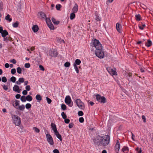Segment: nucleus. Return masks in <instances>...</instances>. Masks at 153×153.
Listing matches in <instances>:
<instances>
[{
    "label": "nucleus",
    "mask_w": 153,
    "mask_h": 153,
    "mask_svg": "<svg viewBox=\"0 0 153 153\" xmlns=\"http://www.w3.org/2000/svg\"><path fill=\"white\" fill-rule=\"evenodd\" d=\"M78 114L79 116H81L83 115V113L82 111H78Z\"/></svg>",
    "instance_id": "47"
},
{
    "label": "nucleus",
    "mask_w": 153,
    "mask_h": 153,
    "mask_svg": "<svg viewBox=\"0 0 153 153\" xmlns=\"http://www.w3.org/2000/svg\"><path fill=\"white\" fill-rule=\"evenodd\" d=\"M51 126L52 129L53 130L54 132L57 131L56 128V125L55 124L53 123H51Z\"/></svg>",
    "instance_id": "19"
},
{
    "label": "nucleus",
    "mask_w": 153,
    "mask_h": 153,
    "mask_svg": "<svg viewBox=\"0 0 153 153\" xmlns=\"http://www.w3.org/2000/svg\"><path fill=\"white\" fill-rule=\"evenodd\" d=\"M95 16L96 17L95 18V19L97 21H100L101 19V18L98 15L96 14L95 15Z\"/></svg>",
    "instance_id": "36"
},
{
    "label": "nucleus",
    "mask_w": 153,
    "mask_h": 153,
    "mask_svg": "<svg viewBox=\"0 0 153 153\" xmlns=\"http://www.w3.org/2000/svg\"><path fill=\"white\" fill-rule=\"evenodd\" d=\"M74 65V68L75 69L76 72L77 73H78L79 72V71L78 70L77 66L75 64V65Z\"/></svg>",
    "instance_id": "41"
},
{
    "label": "nucleus",
    "mask_w": 153,
    "mask_h": 153,
    "mask_svg": "<svg viewBox=\"0 0 153 153\" xmlns=\"http://www.w3.org/2000/svg\"><path fill=\"white\" fill-rule=\"evenodd\" d=\"M14 107L16 109L18 108V106L19 105V101L16 100L15 101L14 105H13Z\"/></svg>",
    "instance_id": "18"
},
{
    "label": "nucleus",
    "mask_w": 153,
    "mask_h": 153,
    "mask_svg": "<svg viewBox=\"0 0 153 153\" xmlns=\"http://www.w3.org/2000/svg\"><path fill=\"white\" fill-rule=\"evenodd\" d=\"M3 88L5 90L7 91L8 89L7 86L5 85H4L3 86Z\"/></svg>",
    "instance_id": "61"
},
{
    "label": "nucleus",
    "mask_w": 153,
    "mask_h": 153,
    "mask_svg": "<svg viewBox=\"0 0 153 153\" xmlns=\"http://www.w3.org/2000/svg\"><path fill=\"white\" fill-rule=\"evenodd\" d=\"M39 16L41 17L42 18L44 19H46V16L45 14L42 12H40L38 13Z\"/></svg>",
    "instance_id": "15"
},
{
    "label": "nucleus",
    "mask_w": 153,
    "mask_h": 153,
    "mask_svg": "<svg viewBox=\"0 0 153 153\" xmlns=\"http://www.w3.org/2000/svg\"><path fill=\"white\" fill-rule=\"evenodd\" d=\"M81 63V61L79 59H77L76 60L74 63V64L73 65H75V64L76 65H79Z\"/></svg>",
    "instance_id": "24"
},
{
    "label": "nucleus",
    "mask_w": 153,
    "mask_h": 153,
    "mask_svg": "<svg viewBox=\"0 0 153 153\" xmlns=\"http://www.w3.org/2000/svg\"><path fill=\"white\" fill-rule=\"evenodd\" d=\"M49 55L51 56L56 57L57 55V51L55 49H51L49 52Z\"/></svg>",
    "instance_id": "8"
},
{
    "label": "nucleus",
    "mask_w": 153,
    "mask_h": 153,
    "mask_svg": "<svg viewBox=\"0 0 153 153\" xmlns=\"http://www.w3.org/2000/svg\"><path fill=\"white\" fill-rule=\"evenodd\" d=\"M2 81L4 82H5L7 81V79L5 76H3L2 78Z\"/></svg>",
    "instance_id": "49"
},
{
    "label": "nucleus",
    "mask_w": 153,
    "mask_h": 153,
    "mask_svg": "<svg viewBox=\"0 0 153 153\" xmlns=\"http://www.w3.org/2000/svg\"><path fill=\"white\" fill-rule=\"evenodd\" d=\"M13 90L14 91L18 93H20L21 91V89L19 88V86L16 85H14L13 87Z\"/></svg>",
    "instance_id": "10"
},
{
    "label": "nucleus",
    "mask_w": 153,
    "mask_h": 153,
    "mask_svg": "<svg viewBox=\"0 0 153 153\" xmlns=\"http://www.w3.org/2000/svg\"><path fill=\"white\" fill-rule=\"evenodd\" d=\"M116 28L117 31L120 33H121V28H122V26L119 23H117L116 25Z\"/></svg>",
    "instance_id": "13"
},
{
    "label": "nucleus",
    "mask_w": 153,
    "mask_h": 153,
    "mask_svg": "<svg viewBox=\"0 0 153 153\" xmlns=\"http://www.w3.org/2000/svg\"><path fill=\"white\" fill-rule=\"evenodd\" d=\"M39 69L40 70H42V71H44L45 69L43 67L42 65H39Z\"/></svg>",
    "instance_id": "57"
},
{
    "label": "nucleus",
    "mask_w": 153,
    "mask_h": 153,
    "mask_svg": "<svg viewBox=\"0 0 153 153\" xmlns=\"http://www.w3.org/2000/svg\"><path fill=\"white\" fill-rule=\"evenodd\" d=\"M16 72V70L15 68H13L11 70V73L12 74H14Z\"/></svg>",
    "instance_id": "55"
},
{
    "label": "nucleus",
    "mask_w": 153,
    "mask_h": 153,
    "mask_svg": "<svg viewBox=\"0 0 153 153\" xmlns=\"http://www.w3.org/2000/svg\"><path fill=\"white\" fill-rule=\"evenodd\" d=\"M47 102L48 104H50L51 102V100L48 97H46Z\"/></svg>",
    "instance_id": "46"
},
{
    "label": "nucleus",
    "mask_w": 153,
    "mask_h": 153,
    "mask_svg": "<svg viewBox=\"0 0 153 153\" xmlns=\"http://www.w3.org/2000/svg\"><path fill=\"white\" fill-rule=\"evenodd\" d=\"M123 151V152H128V148L127 147H124L122 149Z\"/></svg>",
    "instance_id": "37"
},
{
    "label": "nucleus",
    "mask_w": 153,
    "mask_h": 153,
    "mask_svg": "<svg viewBox=\"0 0 153 153\" xmlns=\"http://www.w3.org/2000/svg\"><path fill=\"white\" fill-rule=\"evenodd\" d=\"M33 129L37 133H39V130L36 127H33Z\"/></svg>",
    "instance_id": "53"
},
{
    "label": "nucleus",
    "mask_w": 153,
    "mask_h": 153,
    "mask_svg": "<svg viewBox=\"0 0 153 153\" xmlns=\"http://www.w3.org/2000/svg\"><path fill=\"white\" fill-rule=\"evenodd\" d=\"M100 143L104 146L108 145L110 142V137L108 135H105L101 137Z\"/></svg>",
    "instance_id": "2"
},
{
    "label": "nucleus",
    "mask_w": 153,
    "mask_h": 153,
    "mask_svg": "<svg viewBox=\"0 0 153 153\" xmlns=\"http://www.w3.org/2000/svg\"><path fill=\"white\" fill-rule=\"evenodd\" d=\"M145 27L146 25L145 24H143L142 25H139V28L141 30H143L144 29V27Z\"/></svg>",
    "instance_id": "34"
},
{
    "label": "nucleus",
    "mask_w": 153,
    "mask_h": 153,
    "mask_svg": "<svg viewBox=\"0 0 153 153\" xmlns=\"http://www.w3.org/2000/svg\"><path fill=\"white\" fill-rule=\"evenodd\" d=\"M51 20L53 23L55 24L58 25L59 23V22L58 21H56L55 19L53 18H52L51 19Z\"/></svg>",
    "instance_id": "27"
},
{
    "label": "nucleus",
    "mask_w": 153,
    "mask_h": 153,
    "mask_svg": "<svg viewBox=\"0 0 153 153\" xmlns=\"http://www.w3.org/2000/svg\"><path fill=\"white\" fill-rule=\"evenodd\" d=\"M25 66L26 68H29L30 67V65L29 63H25Z\"/></svg>",
    "instance_id": "54"
},
{
    "label": "nucleus",
    "mask_w": 153,
    "mask_h": 153,
    "mask_svg": "<svg viewBox=\"0 0 153 153\" xmlns=\"http://www.w3.org/2000/svg\"><path fill=\"white\" fill-rule=\"evenodd\" d=\"M45 19H46V22L47 25L50 24V23H51V20L49 18L46 17Z\"/></svg>",
    "instance_id": "39"
},
{
    "label": "nucleus",
    "mask_w": 153,
    "mask_h": 153,
    "mask_svg": "<svg viewBox=\"0 0 153 153\" xmlns=\"http://www.w3.org/2000/svg\"><path fill=\"white\" fill-rule=\"evenodd\" d=\"M152 41L149 39L147 40V42L146 43V45L148 47H149L152 45Z\"/></svg>",
    "instance_id": "22"
},
{
    "label": "nucleus",
    "mask_w": 153,
    "mask_h": 153,
    "mask_svg": "<svg viewBox=\"0 0 153 153\" xmlns=\"http://www.w3.org/2000/svg\"><path fill=\"white\" fill-rule=\"evenodd\" d=\"M34 49V47H29L27 48V50L30 52V53H31L30 51H33Z\"/></svg>",
    "instance_id": "33"
},
{
    "label": "nucleus",
    "mask_w": 153,
    "mask_h": 153,
    "mask_svg": "<svg viewBox=\"0 0 153 153\" xmlns=\"http://www.w3.org/2000/svg\"><path fill=\"white\" fill-rule=\"evenodd\" d=\"M46 136L47 140L48 143L51 145H53L54 144L53 140L51 135L49 134H47Z\"/></svg>",
    "instance_id": "5"
},
{
    "label": "nucleus",
    "mask_w": 153,
    "mask_h": 153,
    "mask_svg": "<svg viewBox=\"0 0 153 153\" xmlns=\"http://www.w3.org/2000/svg\"><path fill=\"white\" fill-rule=\"evenodd\" d=\"M13 122L16 126H19L21 124V121L20 118L18 116L15 115H13L12 116Z\"/></svg>",
    "instance_id": "3"
},
{
    "label": "nucleus",
    "mask_w": 153,
    "mask_h": 153,
    "mask_svg": "<svg viewBox=\"0 0 153 153\" xmlns=\"http://www.w3.org/2000/svg\"><path fill=\"white\" fill-rule=\"evenodd\" d=\"M75 13L72 12L71 14L70 18L72 20L74 18L75 16Z\"/></svg>",
    "instance_id": "28"
},
{
    "label": "nucleus",
    "mask_w": 153,
    "mask_h": 153,
    "mask_svg": "<svg viewBox=\"0 0 153 153\" xmlns=\"http://www.w3.org/2000/svg\"><path fill=\"white\" fill-rule=\"evenodd\" d=\"M18 23L17 22H15L13 24V26L14 27H17L18 26Z\"/></svg>",
    "instance_id": "43"
},
{
    "label": "nucleus",
    "mask_w": 153,
    "mask_h": 153,
    "mask_svg": "<svg viewBox=\"0 0 153 153\" xmlns=\"http://www.w3.org/2000/svg\"><path fill=\"white\" fill-rule=\"evenodd\" d=\"M26 90L27 91H29L30 89V86L29 85H27L25 87Z\"/></svg>",
    "instance_id": "52"
},
{
    "label": "nucleus",
    "mask_w": 153,
    "mask_h": 153,
    "mask_svg": "<svg viewBox=\"0 0 153 153\" xmlns=\"http://www.w3.org/2000/svg\"><path fill=\"white\" fill-rule=\"evenodd\" d=\"M107 70L108 72L112 75H117L116 71L110 67L108 68Z\"/></svg>",
    "instance_id": "9"
},
{
    "label": "nucleus",
    "mask_w": 153,
    "mask_h": 153,
    "mask_svg": "<svg viewBox=\"0 0 153 153\" xmlns=\"http://www.w3.org/2000/svg\"><path fill=\"white\" fill-rule=\"evenodd\" d=\"M57 41L58 42L62 43L63 42V43H64V42L63 40L61 39H58Z\"/></svg>",
    "instance_id": "59"
},
{
    "label": "nucleus",
    "mask_w": 153,
    "mask_h": 153,
    "mask_svg": "<svg viewBox=\"0 0 153 153\" xmlns=\"http://www.w3.org/2000/svg\"><path fill=\"white\" fill-rule=\"evenodd\" d=\"M78 9V5L76 4H74V6L73 7L72 9V12L74 13H76Z\"/></svg>",
    "instance_id": "11"
},
{
    "label": "nucleus",
    "mask_w": 153,
    "mask_h": 153,
    "mask_svg": "<svg viewBox=\"0 0 153 153\" xmlns=\"http://www.w3.org/2000/svg\"><path fill=\"white\" fill-rule=\"evenodd\" d=\"M97 101L101 103H105L106 102V98L103 96H101L99 94H97L96 96Z\"/></svg>",
    "instance_id": "4"
},
{
    "label": "nucleus",
    "mask_w": 153,
    "mask_h": 153,
    "mask_svg": "<svg viewBox=\"0 0 153 153\" xmlns=\"http://www.w3.org/2000/svg\"><path fill=\"white\" fill-rule=\"evenodd\" d=\"M10 80L13 82H15L16 80V78L15 77L13 76L10 78Z\"/></svg>",
    "instance_id": "30"
},
{
    "label": "nucleus",
    "mask_w": 153,
    "mask_h": 153,
    "mask_svg": "<svg viewBox=\"0 0 153 153\" xmlns=\"http://www.w3.org/2000/svg\"><path fill=\"white\" fill-rule=\"evenodd\" d=\"M25 79L23 78H19L18 80L16 82V83L18 85H20L22 83L24 82Z\"/></svg>",
    "instance_id": "12"
},
{
    "label": "nucleus",
    "mask_w": 153,
    "mask_h": 153,
    "mask_svg": "<svg viewBox=\"0 0 153 153\" xmlns=\"http://www.w3.org/2000/svg\"><path fill=\"white\" fill-rule=\"evenodd\" d=\"M25 109V106L24 105H19L18 108H17L16 109L19 110L20 111H23Z\"/></svg>",
    "instance_id": "17"
},
{
    "label": "nucleus",
    "mask_w": 153,
    "mask_h": 153,
    "mask_svg": "<svg viewBox=\"0 0 153 153\" xmlns=\"http://www.w3.org/2000/svg\"><path fill=\"white\" fill-rule=\"evenodd\" d=\"M70 64L69 62H67L64 64V66L66 67H69L70 66Z\"/></svg>",
    "instance_id": "40"
},
{
    "label": "nucleus",
    "mask_w": 153,
    "mask_h": 153,
    "mask_svg": "<svg viewBox=\"0 0 153 153\" xmlns=\"http://www.w3.org/2000/svg\"><path fill=\"white\" fill-rule=\"evenodd\" d=\"M1 34L2 36L3 37H4L8 35V33L7 30H5Z\"/></svg>",
    "instance_id": "21"
},
{
    "label": "nucleus",
    "mask_w": 153,
    "mask_h": 153,
    "mask_svg": "<svg viewBox=\"0 0 153 153\" xmlns=\"http://www.w3.org/2000/svg\"><path fill=\"white\" fill-rule=\"evenodd\" d=\"M65 103L67 104L70 107H71L73 105V102H71V100L70 97L69 96H67L65 98Z\"/></svg>",
    "instance_id": "7"
},
{
    "label": "nucleus",
    "mask_w": 153,
    "mask_h": 153,
    "mask_svg": "<svg viewBox=\"0 0 153 153\" xmlns=\"http://www.w3.org/2000/svg\"><path fill=\"white\" fill-rule=\"evenodd\" d=\"M3 9V4L2 2L0 3V10H2Z\"/></svg>",
    "instance_id": "58"
},
{
    "label": "nucleus",
    "mask_w": 153,
    "mask_h": 153,
    "mask_svg": "<svg viewBox=\"0 0 153 153\" xmlns=\"http://www.w3.org/2000/svg\"><path fill=\"white\" fill-rule=\"evenodd\" d=\"M61 115L62 118L64 119H65L67 117L66 115L64 113V112H62V113Z\"/></svg>",
    "instance_id": "44"
},
{
    "label": "nucleus",
    "mask_w": 153,
    "mask_h": 153,
    "mask_svg": "<svg viewBox=\"0 0 153 153\" xmlns=\"http://www.w3.org/2000/svg\"><path fill=\"white\" fill-rule=\"evenodd\" d=\"M76 103L78 107L80 109H83L85 106L84 104L79 99H77L76 100Z\"/></svg>",
    "instance_id": "6"
},
{
    "label": "nucleus",
    "mask_w": 153,
    "mask_h": 153,
    "mask_svg": "<svg viewBox=\"0 0 153 153\" xmlns=\"http://www.w3.org/2000/svg\"><path fill=\"white\" fill-rule=\"evenodd\" d=\"M26 100L28 101H30L32 100L33 98L32 97L29 95H28L26 97Z\"/></svg>",
    "instance_id": "25"
},
{
    "label": "nucleus",
    "mask_w": 153,
    "mask_h": 153,
    "mask_svg": "<svg viewBox=\"0 0 153 153\" xmlns=\"http://www.w3.org/2000/svg\"><path fill=\"white\" fill-rule=\"evenodd\" d=\"M26 97L24 96H22L21 97V100L22 102H25L26 101Z\"/></svg>",
    "instance_id": "32"
},
{
    "label": "nucleus",
    "mask_w": 153,
    "mask_h": 153,
    "mask_svg": "<svg viewBox=\"0 0 153 153\" xmlns=\"http://www.w3.org/2000/svg\"><path fill=\"white\" fill-rule=\"evenodd\" d=\"M61 108L62 109L64 110L66 109V106L65 105L62 104L61 105Z\"/></svg>",
    "instance_id": "45"
},
{
    "label": "nucleus",
    "mask_w": 153,
    "mask_h": 153,
    "mask_svg": "<svg viewBox=\"0 0 153 153\" xmlns=\"http://www.w3.org/2000/svg\"><path fill=\"white\" fill-rule=\"evenodd\" d=\"M65 119V120H64L65 122L66 123H69L70 120L69 119L65 118V119Z\"/></svg>",
    "instance_id": "56"
},
{
    "label": "nucleus",
    "mask_w": 153,
    "mask_h": 153,
    "mask_svg": "<svg viewBox=\"0 0 153 153\" xmlns=\"http://www.w3.org/2000/svg\"><path fill=\"white\" fill-rule=\"evenodd\" d=\"M74 125V124L72 123H70L69 125V127L70 128H72Z\"/></svg>",
    "instance_id": "64"
},
{
    "label": "nucleus",
    "mask_w": 153,
    "mask_h": 153,
    "mask_svg": "<svg viewBox=\"0 0 153 153\" xmlns=\"http://www.w3.org/2000/svg\"><path fill=\"white\" fill-rule=\"evenodd\" d=\"M136 19L138 21H139L140 20L141 17L140 15L138 14L135 15Z\"/></svg>",
    "instance_id": "35"
},
{
    "label": "nucleus",
    "mask_w": 153,
    "mask_h": 153,
    "mask_svg": "<svg viewBox=\"0 0 153 153\" xmlns=\"http://www.w3.org/2000/svg\"><path fill=\"white\" fill-rule=\"evenodd\" d=\"M53 152L54 153H59V150L56 149H54Z\"/></svg>",
    "instance_id": "63"
},
{
    "label": "nucleus",
    "mask_w": 153,
    "mask_h": 153,
    "mask_svg": "<svg viewBox=\"0 0 153 153\" xmlns=\"http://www.w3.org/2000/svg\"><path fill=\"white\" fill-rule=\"evenodd\" d=\"M140 6L143 9H146L147 8V7L146 5L142 3H141L140 4Z\"/></svg>",
    "instance_id": "50"
},
{
    "label": "nucleus",
    "mask_w": 153,
    "mask_h": 153,
    "mask_svg": "<svg viewBox=\"0 0 153 153\" xmlns=\"http://www.w3.org/2000/svg\"><path fill=\"white\" fill-rule=\"evenodd\" d=\"M116 151H118L120 149V144L119 141L117 140L115 146Z\"/></svg>",
    "instance_id": "14"
},
{
    "label": "nucleus",
    "mask_w": 153,
    "mask_h": 153,
    "mask_svg": "<svg viewBox=\"0 0 153 153\" xmlns=\"http://www.w3.org/2000/svg\"><path fill=\"white\" fill-rule=\"evenodd\" d=\"M27 92L26 90H24L22 91V94L24 95H26L27 94Z\"/></svg>",
    "instance_id": "60"
},
{
    "label": "nucleus",
    "mask_w": 153,
    "mask_h": 153,
    "mask_svg": "<svg viewBox=\"0 0 153 153\" xmlns=\"http://www.w3.org/2000/svg\"><path fill=\"white\" fill-rule=\"evenodd\" d=\"M36 99L37 100L40 101L42 100V97L39 94H37L36 96Z\"/></svg>",
    "instance_id": "26"
},
{
    "label": "nucleus",
    "mask_w": 153,
    "mask_h": 153,
    "mask_svg": "<svg viewBox=\"0 0 153 153\" xmlns=\"http://www.w3.org/2000/svg\"><path fill=\"white\" fill-rule=\"evenodd\" d=\"M5 19L6 20L8 21L9 22H11L12 20V19L10 18V16L9 14H7L5 16Z\"/></svg>",
    "instance_id": "23"
},
{
    "label": "nucleus",
    "mask_w": 153,
    "mask_h": 153,
    "mask_svg": "<svg viewBox=\"0 0 153 153\" xmlns=\"http://www.w3.org/2000/svg\"><path fill=\"white\" fill-rule=\"evenodd\" d=\"M10 62L14 64H16V60L14 59L10 60Z\"/></svg>",
    "instance_id": "62"
},
{
    "label": "nucleus",
    "mask_w": 153,
    "mask_h": 153,
    "mask_svg": "<svg viewBox=\"0 0 153 153\" xmlns=\"http://www.w3.org/2000/svg\"><path fill=\"white\" fill-rule=\"evenodd\" d=\"M31 105L30 103H27L25 105V108L27 109H29L31 108Z\"/></svg>",
    "instance_id": "31"
},
{
    "label": "nucleus",
    "mask_w": 153,
    "mask_h": 153,
    "mask_svg": "<svg viewBox=\"0 0 153 153\" xmlns=\"http://www.w3.org/2000/svg\"><path fill=\"white\" fill-rule=\"evenodd\" d=\"M79 121L81 123H83L84 121V119L83 117H81L79 119Z\"/></svg>",
    "instance_id": "51"
},
{
    "label": "nucleus",
    "mask_w": 153,
    "mask_h": 153,
    "mask_svg": "<svg viewBox=\"0 0 153 153\" xmlns=\"http://www.w3.org/2000/svg\"><path fill=\"white\" fill-rule=\"evenodd\" d=\"M61 5L60 4H57L56 5V8L57 10H60L61 7Z\"/></svg>",
    "instance_id": "42"
},
{
    "label": "nucleus",
    "mask_w": 153,
    "mask_h": 153,
    "mask_svg": "<svg viewBox=\"0 0 153 153\" xmlns=\"http://www.w3.org/2000/svg\"><path fill=\"white\" fill-rule=\"evenodd\" d=\"M91 49L95 50L96 56L100 59L103 58L105 56L104 52L102 50L103 47L98 40L94 39L92 41L90 44Z\"/></svg>",
    "instance_id": "1"
},
{
    "label": "nucleus",
    "mask_w": 153,
    "mask_h": 153,
    "mask_svg": "<svg viewBox=\"0 0 153 153\" xmlns=\"http://www.w3.org/2000/svg\"><path fill=\"white\" fill-rule=\"evenodd\" d=\"M56 136L61 141L62 140V136L61 135L59 134L58 131H56L55 132H54Z\"/></svg>",
    "instance_id": "16"
},
{
    "label": "nucleus",
    "mask_w": 153,
    "mask_h": 153,
    "mask_svg": "<svg viewBox=\"0 0 153 153\" xmlns=\"http://www.w3.org/2000/svg\"><path fill=\"white\" fill-rule=\"evenodd\" d=\"M32 29L34 32H36L38 31L39 28L37 25H35L33 26Z\"/></svg>",
    "instance_id": "20"
},
{
    "label": "nucleus",
    "mask_w": 153,
    "mask_h": 153,
    "mask_svg": "<svg viewBox=\"0 0 153 153\" xmlns=\"http://www.w3.org/2000/svg\"><path fill=\"white\" fill-rule=\"evenodd\" d=\"M136 151L139 153H141L142 152L141 148L139 147H137L136 148Z\"/></svg>",
    "instance_id": "48"
},
{
    "label": "nucleus",
    "mask_w": 153,
    "mask_h": 153,
    "mask_svg": "<svg viewBox=\"0 0 153 153\" xmlns=\"http://www.w3.org/2000/svg\"><path fill=\"white\" fill-rule=\"evenodd\" d=\"M48 27L50 29L53 30L54 29V27L52 23H50V24L47 25Z\"/></svg>",
    "instance_id": "29"
},
{
    "label": "nucleus",
    "mask_w": 153,
    "mask_h": 153,
    "mask_svg": "<svg viewBox=\"0 0 153 153\" xmlns=\"http://www.w3.org/2000/svg\"><path fill=\"white\" fill-rule=\"evenodd\" d=\"M17 72L19 74H21L22 73V69L21 68L19 67H18L17 69Z\"/></svg>",
    "instance_id": "38"
}]
</instances>
